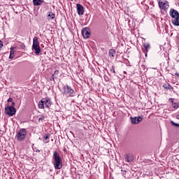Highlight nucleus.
<instances>
[{
  "label": "nucleus",
  "mask_w": 179,
  "mask_h": 179,
  "mask_svg": "<svg viewBox=\"0 0 179 179\" xmlns=\"http://www.w3.org/2000/svg\"><path fill=\"white\" fill-rule=\"evenodd\" d=\"M53 164L55 170H61V169H62V159H61L58 152L55 151L53 152Z\"/></svg>",
  "instance_id": "nucleus-1"
},
{
  "label": "nucleus",
  "mask_w": 179,
  "mask_h": 179,
  "mask_svg": "<svg viewBox=\"0 0 179 179\" xmlns=\"http://www.w3.org/2000/svg\"><path fill=\"white\" fill-rule=\"evenodd\" d=\"M52 105L51 99L50 98H43L38 103V108L44 110L45 108H50Z\"/></svg>",
  "instance_id": "nucleus-2"
},
{
  "label": "nucleus",
  "mask_w": 179,
  "mask_h": 179,
  "mask_svg": "<svg viewBox=\"0 0 179 179\" xmlns=\"http://www.w3.org/2000/svg\"><path fill=\"white\" fill-rule=\"evenodd\" d=\"M26 136H27V130H26V129H20L15 135V139H17L18 142H22L26 139Z\"/></svg>",
  "instance_id": "nucleus-3"
},
{
  "label": "nucleus",
  "mask_w": 179,
  "mask_h": 179,
  "mask_svg": "<svg viewBox=\"0 0 179 179\" xmlns=\"http://www.w3.org/2000/svg\"><path fill=\"white\" fill-rule=\"evenodd\" d=\"M32 50H34L36 55H40V52H41V48H40V42H38L37 36L34 38Z\"/></svg>",
  "instance_id": "nucleus-4"
},
{
  "label": "nucleus",
  "mask_w": 179,
  "mask_h": 179,
  "mask_svg": "<svg viewBox=\"0 0 179 179\" xmlns=\"http://www.w3.org/2000/svg\"><path fill=\"white\" fill-rule=\"evenodd\" d=\"M63 89L64 94H65L66 96H67V94H69L70 97H75V96H76V92L73 89H72L71 86L66 85L64 86Z\"/></svg>",
  "instance_id": "nucleus-5"
},
{
  "label": "nucleus",
  "mask_w": 179,
  "mask_h": 179,
  "mask_svg": "<svg viewBox=\"0 0 179 179\" xmlns=\"http://www.w3.org/2000/svg\"><path fill=\"white\" fill-rule=\"evenodd\" d=\"M4 113L9 117H13L16 114V108L13 106H6L4 108Z\"/></svg>",
  "instance_id": "nucleus-6"
},
{
  "label": "nucleus",
  "mask_w": 179,
  "mask_h": 179,
  "mask_svg": "<svg viewBox=\"0 0 179 179\" xmlns=\"http://www.w3.org/2000/svg\"><path fill=\"white\" fill-rule=\"evenodd\" d=\"M158 5L160 9H162L163 10H167L169 9V1L166 0H159Z\"/></svg>",
  "instance_id": "nucleus-7"
},
{
  "label": "nucleus",
  "mask_w": 179,
  "mask_h": 179,
  "mask_svg": "<svg viewBox=\"0 0 179 179\" xmlns=\"http://www.w3.org/2000/svg\"><path fill=\"white\" fill-rule=\"evenodd\" d=\"M82 35L84 38H89L90 37V29L89 27H85L81 31Z\"/></svg>",
  "instance_id": "nucleus-8"
},
{
  "label": "nucleus",
  "mask_w": 179,
  "mask_h": 179,
  "mask_svg": "<svg viewBox=\"0 0 179 179\" xmlns=\"http://www.w3.org/2000/svg\"><path fill=\"white\" fill-rule=\"evenodd\" d=\"M77 13L79 16H82L83 13H85V7L82 6L81 4L77 3Z\"/></svg>",
  "instance_id": "nucleus-9"
},
{
  "label": "nucleus",
  "mask_w": 179,
  "mask_h": 179,
  "mask_svg": "<svg viewBox=\"0 0 179 179\" xmlns=\"http://www.w3.org/2000/svg\"><path fill=\"white\" fill-rule=\"evenodd\" d=\"M131 124H139V122H142V120L143 118L141 117V116L138 117H130Z\"/></svg>",
  "instance_id": "nucleus-10"
},
{
  "label": "nucleus",
  "mask_w": 179,
  "mask_h": 179,
  "mask_svg": "<svg viewBox=\"0 0 179 179\" xmlns=\"http://www.w3.org/2000/svg\"><path fill=\"white\" fill-rule=\"evenodd\" d=\"M169 15L172 19H176L179 17V13L175 9H171L169 11Z\"/></svg>",
  "instance_id": "nucleus-11"
},
{
  "label": "nucleus",
  "mask_w": 179,
  "mask_h": 179,
  "mask_svg": "<svg viewBox=\"0 0 179 179\" xmlns=\"http://www.w3.org/2000/svg\"><path fill=\"white\" fill-rule=\"evenodd\" d=\"M124 159L127 163H132V162L134 160V155L126 154L124 155Z\"/></svg>",
  "instance_id": "nucleus-12"
},
{
  "label": "nucleus",
  "mask_w": 179,
  "mask_h": 179,
  "mask_svg": "<svg viewBox=\"0 0 179 179\" xmlns=\"http://www.w3.org/2000/svg\"><path fill=\"white\" fill-rule=\"evenodd\" d=\"M43 2L44 0H33V5L34 6H40Z\"/></svg>",
  "instance_id": "nucleus-13"
},
{
  "label": "nucleus",
  "mask_w": 179,
  "mask_h": 179,
  "mask_svg": "<svg viewBox=\"0 0 179 179\" xmlns=\"http://www.w3.org/2000/svg\"><path fill=\"white\" fill-rule=\"evenodd\" d=\"M143 47H144V52H145V57H148V51H149V50H150V44H143Z\"/></svg>",
  "instance_id": "nucleus-14"
},
{
  "label": "nucleus",
  "mask_w": 179,
  "mask_h": 179,
  "mask_svg": "<svg viewBox=\"0 0 179 179\" xmlns=\"http://www.w3.org/2000/svg\"><path fill=\"white\" fill-rule=\"evenodd\" d=\"M53 19H55V14L52 12H48V20H52Z\"/></svg>",
  "instance_id": "nucleus-15"
},
{
  "label": "nucleus",
  "mask_w": 179,
  "mask_h": 179,
  "mask_svg": "<svg viewBox=\"0 0 179 179\" xmlns=\"http://www.w3.org/2000/svg\"><path fill=\"white\" fill-rule=\"evenodd\" d=\"M171 22L173 26H179V17H176V18L172 19Z\"/></svg>",
  "instance_id": "nucleus-16"
},
{
  "label": "nucleus",
  "mask_w": 179,
  "mask_h": 179,
  "mask_svg": "<svg viewBox=\"0 0 179 179\" xmlns=\"http://www.w3.org/2000/svg\"><path fill=\"white\" fill-rule=\"evenodd\" d=\"M14 54H15V51H13V48H11L10 52V56H9L10 59H13L15 57Z\"/></svg>",
  "instance_id": "nucleus-17"
},
{
  "label": "nucleus",
  "mask_w": 179,
  "mask_h": 179,
  "mask_svg": "<svg viewBox=\"0 0 179 179\" xmlns=\"http://www.w3.org/2000/svg\"><path fill=\"white\" fill-rule=\"evenodd\" d=\"M58 75H59V71L55 70L54 73L52 75V76L55 79H58Z\"/></svg>",
  "instance_id": "nucleus-18"
},
{
  "label": "nucleus",
  "mask_w": 179,
  "mask_h": 179,
  "mask_svg": "<svg viewBox=\"0 0 179 179\" xmlns=\"http://www.w3.org/2000/svg\"><path fill=\"white\" fill-rule=\"evenodd\" d=\"M163 87L164 89L169 90H173V87H171V85L170 84H165V85H163Z\"/></svg>",
  "instance_id": "nucleus-19"
},
{
  "label": "nucleus",
  "mask_w": 179,
  "mask_h": 179,
  "mask_svg": "<svg viewBox=\"0 0 179 179\" xmlns=\"http://www.w3.org/2000/svg\"><path fill=\"white\" fill-rule=\"evenodd\" d=\"M116 54L115 50L110 49L109 50V57H114V55Z\"/></svg>",
  "instance_id": "nucleus-20"
},
{
  "label": "nucleus",
  "mask_w": 179,
  "mask_h": 179,
  "mask_svg": "<svg viewBox=\"0 0 179 179\" xmlns=\"http://www.w3.org/2000/svg\"><path fill=\"white\" fill-rule=\"evenodd\" d=\"M19 43H20V48H21V50H24V48H26V45H24V43H20V42H19Z\"/></svg>",
  "instance_id": "nucleus-21"
},
{
  "label": "nucleus",
  "mask_w": 179,
  "mask_h": 179,
  "mask_svg": "<svg viewBox=\"0 0 179 179\" xmlns=\"http://www.w3.org/2000/svg\"><path fill=\"white\" fill-rule=\"evenodd\" d=\"M172 106L173 107V108H179V103L173 102L172 103Z\"/></svg>",
  "instance_id": "nucleus-22"
},
{
  "label": "nucleus",
  "mask_w": 179,
  "mask_h": 179,
  "mask_svg": "<svg viewBox=\"0 0 179 179\" xmlns=\"http://www.w3.org/2000/svg\"><path fill=\"white\" fill-rule=\"evenodd\" d=\"M43 139L45 141H47V139H50V134H45L44 136H43Z\"/></svg>",
  "instance_id": "nucleus-23"
},
{
  "label": "nucleus",
  "mask_w": 179,
  "mask_h": 179,
  "mask_svg": "<svg viewBox=\"0 0 179 179\" xmlns=\"http://www.w3.org/2000/svg\"><path fill=\"white\" fill-rule=\"evenodd\" d=\"M171 125H173V127H179V124L178 123H176L173 121H171Z\"/></svg>",
  "instance_id": "nucleus-24"
},
{
  "label": "nucleus",
  "mask_w": 179,
  "mask_h": 179,
  "mask_svg": "<svg viewBox=\"0 0 179 179\" xmlns=\"http://www.w3.org/2000/svg\"><path fill=\"white\" fill-rule=\"evenodd\" d=\"M44 118H45V117L44 115H42L41 117H39L38 122H41V121H43Z\"/></svg>",
  "instance_id": "nucleus-25"
},
{
  "label": "nucleus",
  "mask_w": 179,
  "mask_h": 179,
  "mask_svg": "<svg viewBox=\"0 0 179 179\" xmlns=\"http://www.w3.org/2000/svg\"><path fill=\"white\" fill-rule=\"evenodd\" d=\"M8 103H12V101H13V99H12V98H9L8 99Z\"/></svg>",
  "instance_id": "nucleus-26"
},
{
  "label": "nucleus",
  "mask_w": 179,
  "mask_h": 179,
  "mask_svg": "<svg viewBox=\"0 0 179 179\" xmlns=\"http://www.w3.org/2000/svg\"><path fill=\"white\" fill-rule=\"evenodd\" d=\"M55 78H54L52 76L50 77V80L52 82H55Z\"/></svg>",
  "instance_id": "nucleus-27"
},
{
  "label": "nucleus",
  "mask_w": 179,
  "mask_h": 179,
  "mask_svg": "<svg viewBox=\"0 0 179 179\" xmlns=\"http://www.w3.org/2000/svg\"><path fill=\"white\" fill-rule=\"evenodd\" d=\"M110 72L115 73V69H114V66H112V69H110Z\"/></svg>",
  "instance_id": "nucleus-28"
},
{
  "label": "nucleus",
  "mask_w": 179,
  "mask_h": 179,
  "mask_svg": "<svg viewBox=\"0 0 179 179\" xmlns=\"http://www.w3.org/2000/svg\"><path fill=\"white\" fill-rule=\"evenodd\" d=\"M2 47H3V43L2 41H0V48H2Z\"/></svg>",
  "instance_id": "nucleus-29"
},
{
  "label": "nucleus",
  "mask_w": 179,
  "mask_h": 179,
  "mask_svg": "<svg viewBox=\"0 0 179 179\" xmlns=\"http://www.w3.org/2000/svg\"><path fill=\"white\" fill-rule=\"evenodd\" d=\"M169 101H171V103H172V104H173V103H174V99L170 98Z\"/></svg>",
  "instance_id": "nucleus-30"
},
{
  "label": "nucleus",
  "mask_w": 179,
  "mask_h": 179,
  "mask_svg": "<svg viewBox=\"0 0 179 179\" xmlns=\"http://www.w3.org/2000/svg\"><path fill=\"white\" fill-rule=\"evenodd\" d=\"M35 152H36V153H40V150L36 149V150H35Z\"/></svg>",
  "instance_id": "nucleus-31"
},
{
  "label": "nucleus",
  "mask_w": 179,
  "mask_h": 179,
  "mask_svg": "<svg viewBox=\"0 0 179 179\" xmlns=\"http://www.w3.org/2000/svg\"><path fill=\"white\" fill-rule=\"evenodd\" d=\"M15 102H12V106H11V107H13V106H15Z\"/></svg>",
  "instance_id": "nucleus-32"
},
{
  "label": "nucleus",
  "mask_w": 179,
  "mask_h": 179,
  "mask_svg": "<svg viewBox=\"0 0 179 179\" xmlns=\"http://www.w3.org/2000/svg\"><path fill=\"white\" fill-rule=\"evenodd\" d=\"M176 120H179V115H176Z\"/></svg>",
  "instance_id": "nucleus-33"
},
{
  "label": "nucleus",
  "mask_w": 179,
  "mask_h": 179,
  "mask_svg": "<svg viewBox=\"0 0 179 179\" xmlns=\"http://www.w3.org/2000/svg\"><path fill=\"white\" fill-rule=\"evenodd\" d=\"M175 76H179L178 73H175Z\"/></svg>",
  "instance_id": "nucleus-34"
},
{
  "label": "nucleus",
  "mask_w": 179,
  "mask_h": 179,
  "mask_svg": "<svg viewBox=\"0 0 179 179\" xmlns=\"http://www.w3.org/2000/svg\"><path fill=\"white\" fill-rule=\"evenodd\" d=\"M124 73H127V71H124Z\"/></svg>",
  "instance_id": "nucleus-35"
},
{
  "label": "nucleus",
  "mask_w": 179,
  "mask_h": 179,
  "mask_svg": "<svg viewBox=\"0 0 179 179\" xmlns=\"http://www.w3.org/2000/svg\"><path fill=\"white\" fill-rule=\"evenodd\" d=\"M50 141H47L46 143H48Z\"/></svg>",
  "instance_id": "nucleus-36"
},
{
  "label": "nucleus",
  "mask_w": 179,
  "mask_h": 179,
  "mask_svg": "<svg viewBox=\"0 0 179 179\" xmlns=\"http://www.w3.org/2000/svg\"><path fill=\"white\" fill-rule=\"evenodd\" d=\"M71 1H73V0H71Z\"/></svg>",
  "instance_id": "nucleus-37"
}]
</instances>
